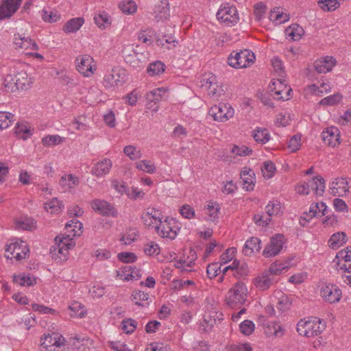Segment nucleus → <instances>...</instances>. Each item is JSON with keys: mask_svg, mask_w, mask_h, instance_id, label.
Segmentation results:
<instances>
[{"mask_svg": "<svg viewBox=\"0 0 351 351\" xmlns=\"http://www.w3.org/2000/svg\"><path fill=\"white\" fill-rule=\"evenodd\" d=\"M247 293V287L243 282H238L230 289L226 298L228 306L234 308L242 305L246 300Z\"/></svg>", "mask_w": 351, "mask_h": 351, "instance_id": "f257e3e1", "label": "nucleus"}, {"mask_svg": "<svg viewBox=\"0 0 351 351\" xmlns=\"http://www.w3.org/2000/svg\"><path fill=\"white\" fill-rule=\"evenodd\" d=\"M254 60V53L248 49H244L230 53L228 58V64L232 67L241 69L249 66Z\"/></svg>", "mask_w": 351, "mask_h": 351, "instance_id": "f03ea898", "label": "nucleus"}, {"mask_svg": "<svg viewBox=\"0 0 351 351\" xmlns=\"http://www.w3.org/2000/svg\"><path fill=\"white\" fill-rule=\"evenodd\" d=\"M176 221L173 218L166 217V219L160 222L158 226L155 228L156 233L162 238H168L171 240L177 236V232L180 228L176 224Z\"/></svg>", "mask_w": 351, "mask_h": 351, "instance_id": "7ed1b4c3", "label": "nucleus"}, {"mask_svg": "<svg viewBox=\"0 0 351 351\" xmlns=\"http://www.w3.org/2000/svg\"><path fill=\"white\" fill-rule=\"evenodd\" d=\"M216 16L219 21L228 26L235 25L239 21L237 8L228 3L221 5L217 12Z\"/></svg>", "mask_w": 351, "mask_h": 351, "instance_id": "20e7f679", "label": "nucleus"}, {"mask_svg": "<svg viewBox=\"0 0 351 351\" xmlns=\"http://www.w3.org/2000/svg\"><path fill=\"white\" fill-rule=\"evenodd\" d=\"M215 121L225 122L234 116V110L227 104H219L210 108L208 112Z\"/></svg>", "mask_w": 351, "mask_h": 351, "instance_id": "39448f33", "label": "nucleus"}, {"mask_svg": "<svg viewBox=\"0 0 351 351\" xmlns=\"http://www.w3.org/2000/svg\"><path fill=\"white\" fill-rule=\"evenodd\" d=\"M320 295L325 301L332 304L340 300L341 291L335 285L325 283L320 289Z\"/></svg>", "mask_w": 351, "mask_h": 351, "instance_id": "423d86ee", "label": "nucleus"}, {"mask_svg": "<svg viewBox=\"0 0 351 351\" xmlns=\"http://www.w3.org/2000/svg\"><path fill=\"white\" fill-rule=\"evenodd\" d=\"M91 208L100 215L106 217H117V210L114 206L108 202L99 199H95L90 203Z\"/></svg>", "mask_w": 351, "mask_h": 351, "instance_id": "0eeeda50", "label": "nucleus"}, {"mask_svg": "<svg viewBox=\"0 0 351 351\" xmlns=\"http://www.w3.org/2000/svg\"><path fill=\"white\" fill-rule=\"evenodd\" d=\"M283 244V236L282 234H276L271 239L270 243L264 249L263 252V256L266 258L276 256L282 249Z\"/></svg>", "mask_w": 351, "mask_h": 351, "instance_id": "6e6552de", "label": "nucleus"}, {"mask_svg": "<svg viewBox=\"0 0 351 351\" xmlns=\"http://www.w3.org/2000/svg\"><path fill=\"white\" fill-rule=\"evenodd\" d=\"M23 0H3L0 5V20L10 18L19 8Z\"/></svg>", "mask_w": 351, "mask_h": 351, "instance_id": "1a4fd4ad", "label": "nucleus"}, {"mask_svg": "<svg viewBox=\"0 0 351 351\" xmlns=\"http://www.w3.org/2000/svg\"><path fill=\"white\" fill-rule=\"evenodd\" d=\"M77 70L84 76H89L93 73L92 63L93 59L89 55L80 56L76 58Z\"/></svg>", "mask_w": 351, "mask_h": 351, "instance_id": "9d476101", "label": "nucleus"}, {"mask_svg": "<svg viewBox=\"0 0 351 351\" xmlns=\"http://www.w3.org/2000/svg\"><path fill=\"white\" fill-rule=\"evenodd\" d=\"M321 136L324 143L328 146L334 147L339 144V131L336 127L326 128Z\"/></svg>", "mask_w": 351, "mask_h": 351, "instance_id": "9b49d317", "label": "nucleus"}, {"mask_svg": "<svg viewBox=\"0 0 351 351\" xmlns=\"http://www.w3.org/2000/svg\"><path fill=\"white\" fill-rule=\"evenodd\" d=\"M7 251H11L14 257L17 261H21L26 258V255L29 252V248L25 242L21 241L20 243H10L8 247Z\"/></svg>", "mask_w": 351, "mask_h": 351, "instance_id": "f8f14e48", "label": "nucleus"}, {"mask_svg": "<svg viewBox=\"0 0 351 351\" xmlns=\"http://www.w3.org/2000/svg\"><path fill=\"white\" fill-rule=\"evenodd\" d=\"M330 190L334 196H343L348 191V182L343 178H335L330 183Z\"/></svg>", "mask_w": 351, "mask_h": 351, "instance_id": "ddd939ff", "label": "nucleus"}, {"mask_svg": "<svg viewBox=\"0 0 351 351\" xmlns=\"http://www.w3.org/2000/svg\"><path fill=\"white\" fill-rule=\"evenodd\" d=\"M124 82V75L121 76L119 71L112 69L105 75L103 83L106 87L111 88L122 85Z\"/></svg>", "mask_w": 351, "mask_h": 351, "instance_id": "4468645a", "label": "nucleus"}, {"mask_svg": "<svg viewBox=\"0 0 351 351\" xmlns=\"http://www.w3.org/2000/svg\"><path fill=\"white\" fill-rule=\"evenodd\" d=\"M58 239H59L60 241L58 245V253L63 256V258L60 257V258L62 260H66L68 250L75 245V242L73 241V239L71 238L70 234H67L66 236L61 238L58 236L56 237L55 240L57 241Z\"/></svg>", "mask_w": 351, "mask_h": 351, "instance_id": "2eb2a0df", "label": "nucleus"}, {"mask_svg": "<svg viewBox=\"0 0 351 351\" xmlns=\"http://www.w3.org/2000/svg\"><path fill=\"white\" fill-rule=\"evenodd\" d=\"M274 276L269 274L267 271H265L260 276L254 279V285L259 289L264 291L267 289L276 282Z\"/></svg>", "mask_w": 351, "mask_h": 351, "instance_id": "dca6fc26", "label": "nucleus"}, {"mask_svg": "<svg viewBox=\"0 0 351 351\" xmlns=\"http://www.w3.org/2000/svg\"><path fill=\"white\" fill-rule=\"evenodd\" d=\"M335 62L336 61L332 57L326 56L324 58L316 60L314 62V68L318 73H325L332 70Z\"/></svg>", "mask_w": 351, "mask_h": 351, "instance_id": "f3484780", "label": "nucleus"}, {"mask_svg": "<svg viewBox=\"0 0 351 351\" xmlns=\"http://www.w3.org/2000/svg\"><path fill=\"white\" fill-rule=\"evenodd\" d=\"M112 165L110 159L105 158L95 165L91 170V173L97 177H103L109 173Z\"/></svg>", "mask_w": 351, "mask_h": 351, "instance_id": "a211bd4d", "label": "nucleus"}, {"mask_svg": "<svg viewBox=\"0 0 351 351\" xmlns=\"http://www.w3.org/2000/svg\"><path fill=\"white\" fill-rule=\"evenodd\" d=\"M255 173L253 170L245 167L241 172V178L243 181V188L247 191H252L254 189L255 185Z\"/></svg>", "mask_w": 351, "mask_h": 351, "instance_id": "6ab92c4d", "label": "nucleus"}, {"mask_svg": "<svg viewBox=\"0 0 351 351\" xmlns=\"http://www.w3.org/2000/svg\"><path fill=\"white\" fill-rule=\"evenodd\" d=\"M261 248V240L253 237L246 241L243 252L245 256H251L254 252H259Z\"/></svg>", "mask_w": 351, "mask_h": 351, "instance_id": "aec40b11", "label": "nucleus"}, {"mask_svg": "<svg viewBox=\"0 0 351 351\" xmlns=\"http://www.w3.org/2000/svg\"><path fill=\"white\" fill-rule=\"evenodd\" d=\"M15 88L16 90L26 88L31 83V78L28 77L27 73L25 71H20L15 73Z\"/></svg>", "mask_w": 351, "mask_h": 351, "instance_id": "412c9836", "label": "nucleus"}, {"mask_svg": "<svg viewBox=\"0 0 351 351\" xmlns=\"http://www.w3.org/2000/svg\"><path fill=\"white\" fill-rule=\"evenodd\" d=\"M310 188L315 193V195L322 196L325 190V180L320 176H317L313 177L309 182Z\"/></svg>", "mask_w": 351, "mask_h": 351, "instance_id": "4be33fe9", "label": "nucleus"}, {"mask_svg": "<svg viewBox=\"0 0 351 351\" xmlns=\"http://www.w3.org/2000/svg\"><path fill=\"white\" fill-rule=\"evenodd\" d=\"M347 241L346 234L343 232L334 233L328 240V245L332 249H336L345 244Z\"/></svg>", "mask_w": 351, "mask_h": 351, "instance_id": "5701e85b", "label": "nucleus"}, {"mask_svg": "<svg viewBox=\"0 0 351 351\" xmlns=\"http://www.w3.org/2000/svg\"><path fill=\"white\" fill-rule=\"evenodd\" d=\"M306 329L309 332L308 333V337L316 336L319 335L325 329V325L322 324L319 319L316 321H307Z\"/></svg>", "mask_w": 351, "mask_h": 351, "instance_id": "b1692460", "label": "nucleus"}, {"mask_svg": "<svg viewBox=\"0 0 351 351\" xmlns=\"http://www.w3.org/2000/svg\"><path fill=\"white\" fill-rule=\"evenodd\" d=\"M84 20L82 17L73 18L68 21L63 27L66 33L76 32L84 24Z\"/></svg>", "mask_w": 351, "mask_h": 351, "instance_id": "393cba45", "label": "nucleus"}, {"mask_svg": "<svg viewBox=\"0 0 351 351\" xmlns=\"http://www.w3.org/2000/svg\"><path fill=\"white\" fill-rule=\"evenodd\" d=\"M285 34L292 40H298L302 38L304 31L302 27L298 24H293L286 28Z\"/></svg>", "mask_w": 351, "mask_h": 351, "instance_id": "a878e982", "label": "nucleus"}, {"mask_svg": "<svg viewBox=\"0 0 351 351\" xmlns=\"http://www.w3.org/2000/svg\"><path fill=\"white\" fill-rule=\"evenodd\" d=\"M117 276L125 280H130V279L138 278V274L132 266L125 265L122 267L119 270L117 271Z\"/></svg>", "mask_w": 351, "mask_h": 351, "instance_id": "bb28decb", "label": "nucleus"}, {"mask_svg": "<svg viewBox=\"0 0 351 351\" xmlns=\"http://www.w3.org/2000/svg\"><path fill=\"white\" fill-rule=\"evenodd\" d=\"M269 19L276 24H281L289 19V16L280 12L279 8H274L270 11Z\"/></svg>", "mask_w": 351, "mask_h": 351, "instance_id": "cd10ccee", "label": "nucleus"}, {"mask_svg": "<svg viewBox=\"0 0 351 351\" xmlns=\"http://www.w3.org/2000/svg\"><path fill=\"white\" fill-rule=\"evenodd\" d=\"M165 65L160 61L150 63L147 69V73L151 75H158L165 72Z\"/></svg>", "mask_w": 351, "mask_h": 351, "instance_id": "c85d7f7f", "label": "nucleus"}, {"mask_svg": "<svg viewBox=\"0 0 351 351\" xmlns=\"http://www.w3.org/2000/svg\"><path fill=\"white\" fill-rule=\"evenodd\" d=\"M253 138L256 142L265 144L269 140V133L267 129L257 128L254 131Z\"/></svg>", "mask_w": 351, "mask_h": 351, "instance_id": "c756f323", "label": "nucleus"}, {"mask_svg": "<svg viewBox=\"0 0 351 351\" xmlns=\"http://www.w3.org/2000/svg\"><path fill=\"white\" fill-rule=\"evenodd\" d=\"M14 43L16 48L27 49L31 47L33 40L28 37H21L19 34H17L14 36Z\"/></svg>", "mask_w": 351, "mask_h": 351, "instance_id": "7c9ffc66", "label": "nucleus"}, {"mask_svg": "<svg viewBox=\"0 0 351 351\" xmlns=\"http://www.w3.org/2000/svg\"><path fill=\"white\" fill-rule=\"evenodd\" d=\"M69 228H72V234L71 237L80 236L82 233V229L83 228V224L80 222L77 219H72L66 224V229L69 232Z\"/></svg>", "mask_w": 351, "mask_h": 351, "instance_id": "2f4dec72", "label": "nucleus"}, {"mask_svg": "<svg viewBox=\"0 0 351 351\" xmlns=\"http://www.w3.org/2000/svg\"><path fill=\"white\" fill-rule=\"evenodd\" d=\"M64 138L60 136L59 135H47L42 138V143L45 146H52L60 144L63 142Z\"/></svg>", "mask_w": 351, "mask_h": 351, "instance_id": "473e14b6", "label": "nucleus"}, {"mask_svg": "<svg viewBox=\"0 0 351 351\" xmlns=\"http://www.w3.org/2000/svg\"><path fill=\"white\" fill-rule=\"evenodd\" d=\"M319 7L327 11H333L340 5L339 0H318Z\"/></svg>", "mask_w": 351, "mask_h": 351, "instance_id": "72a5a7b5", "label": "nucleus"}, {"mask_svg": "<svg viewBox=\"0 0 351 351\" xmlns=\"http://www.w3.org/2000/svg\"><path fill=\"white\" fill-rule=\"evenodd\" d=\"M64 205L57 198H53L50 202L45 203V209L51 210V213H58L62 210Z\"/></svg>", "mask_w": 351, "mask_h": 351, "instance_id": "f704fd0d", "label": "nucleus"}, {"mask_svg": "<svg viewBox=\"0 0 351 351\" xmlns=\"http://www.w3.org/2000/svg\"><path fill=\"white\" fill-rule=\"evenodd\" d=\"M13 281L15 282H18L21 286H32L36 282V280L34 277L28 276H22L20 275H14L13 276Z\"/></svg>", "mask_w": 351, "mask_h": 351, "instance_id": "c9c22d12", "label": "nucleus"}, {"mask_svg": "<svg viewBox=\"0 0 351 351\" xmlns=\"http://www.w3.org/2000/svg\"><path fill=\"white\" fill-rule=\"evenodd\" d=\"M16 226L18 228L31 230L36 228V221L32 218H25L24 219L17 221Z\"/></svg>", "mask_w": 351, "mask_h": 351, "instance_id": "e433bc0d", "label": "nucleus"}, {"mask_svg": "<svg viewBox=\"0 0 351 351\" xmlns=\"http://www.w3.org/2000/svg\"><path fill=\"white\" fill-rule=\"evenodd\" d=\"M165 93L163 88H156L147 94V99L152 102L157 103L162 99V94Z\"/></svg>", "mask_w": 351, "mask_h": 351, "instance_id": "4c0bfd02", "label": "nucleus"}, {"mask_svg": "<svg viewBox=\"0 0 351 351\" xmlns=\"http://www.w3.org/2000/svg\"><path fill=\"white\" fill-rule=\"evenodd\" d=\"M60 184L64 186L67 185L69 189L73 188L74 186L77 185L79 180L77 177L73 176L71 174L65 175L60 179Z\"/></svg>", "mask_w": 351, "mask_h": 351, "instance_id": "58836bf2", "label": "nucleus"}, {"mask_svg": "<svg viewBox=\"0 0 351 351\" xmlns=\"http://www.w3.org/2000/svg\"><path fill=\"white\" fill-rule=\"evenodd\" d=\"M138 56V53L133 51V53L125 56V60L133 67H140L141 66L142 60Z\"/></svg>", "mask_w": 351, "mask_h": 351, "instance_id": "ea45409f", "label": "nucleus"}, {"mask_svg": "<svg viewBox=\"0 0 351 351\" xmlns=\"http://www.w3.org/2000/svg\"><path fill=\"white\" fill-rule=\"evenodd\" d=\"M136 168L148 173H154L156 169L154 164L149 160H142L136 165Z\"/></svg>", "mask_w": 351, "mask_h": 351, "instance_id": "a19ab883", "label": "nucleus"}, {"mask_svg": "<svg viewBox=\"0 0 351 351\" xmlns=\"http://www.w3.org/2000/svg\"><path fill=\"white\" fill-rule=\"evenodd\" d=\"M132 296L135 304L139 306H144L141 302L147 301L149 298V295L141 291H134Z\"/></svg>", "mask_w": 351, "mask_h": 351, "instance_id": "79ce46f5", "label": "nucleus"}, {"mask_svg": "<svg viewBox=\"0 0 351 351\" xmlns=\"http://www.w3.org/2000/svg\"><path fill=\"white\" fill-rule=\"evenodd\" d=\"M154 35H156V34L152 29H147L145 31L141 30L138 34V39L142 41L143 43H146L150 45L153 42L150 38H148L147 36L149 37H152Z\"/></svg>", "mask_w": 351, "mask_h": 351, "instance_id": "37998d69", "label": "nucleus"}, {"mask_svg": "<svg viewBox=\"0 0 351 351\" xmlns=\"http://www.w3.org/2000/svg\"><path fill=\"white\" fill-rule=\"evenodd\" d=\"M137 322L133 319H127L122 321V329L127 334L132 333L136 328Z\"/></svg>", "mask_w": 351, "mask_h": 351, "instance_id": "c03bdc74", "label": "nucleus"}, {"mask_svg": "<svg viewBox=\"0 0 351 351\" xmlns=\"http://www.w3.org/2000/svg\"><path fill=\"white\" fill-rule=\"evenodd\" d=\"M341 95H340L339 94H335L322 99L319 101V104L324 106H333L339 103L341 100Z\"/></svg>", "mask_w": 351, "mask_h": 351, "instance_id": "a18cd8bd", "label": "nucleus"}, {"mask_svg": "<svg viewBox=\"0 0 351 351\" xmlns=\"http://www.w3.org/2000/svg\"><path fill=\"white\" fill-rule=\"evenodd\" d=\"M280 203L278 201L270 202L265 207L267 217L271 218L272 215H276L280 209Z\"/></svg>", "mask_w": 351, "mask_h": 351, "instance_id": "49530a36", "label": "nucleus"}, {"mask_svg": "<svg viewBox=\"0 0 351 351\" xmlns=\"http://www.w3.org/2000/svg\"><path fill=\"white\" fill-rule=\"evenodd\" d=\"M254 324L248 319L244 320L241 324H240V330L241 332L243 333L245 335H250L252 333V332L254 330Z\"/></svg>", "mask_w": 351, "mask_h": 351, "instance_id": "de8ad7c7", "label": "nucleus"}, {"mask_svg": "<svg viewBox=\"0 0 351 351\" xmlns=\"http://www.w3.org/2000/svg\"><path fill=\"white\" fill-rule=\"evenodd\" d=\"M55 333L56 332H52L51 333L45 334L44 337L41 338V346L45 348L54 346L55 343L57 342Z\"/></svg>", "mask_w": 351, "mask_h": 351, "instance_id": "09e8293b", "label": "nucleus"}, {"mask_svg": "<svg viewBox=\"0 0 351 351\" xmlns=\"http://www.w3.org/2000/svg\"><path fill=\"white\" fill-rule=\"evenodd\" d=\"M42 17L46 22L54 23L60 19V15H58L56 11H48L43 10L42 11Z\"/></svg>", "mask_w": 351, "mask_h": 351, "instance_id": "8fccbe9b", "label": "nucleus"}, {"mask_svg": "<svg viewBox=\"0 0 351 351\" xmlns=\"http://www.w3.org/2000/svg\"><path fill=\"white\" fill-rule=\"evenodd\" d=\"M118 259L123 263H134L137 259V256L133 252H123L117 255Z\"/></svg>", "mask_w": 351, "mask_h": 351, "instance_id": "3c124183", "label": "nucleus"}, {"mask_svg": "<svg viewBox=\"0 0 351 351\" xmlns=\"http://www.w3.org/2000/svg\"><path fill=\"white\" fill-rule=\"evenodd\" d=\"M261 169L264 177L270 178L273 176L274 172L276 171V166L272 162L266 161L264 162L263 167Z\"/></svg>", "mask_w": 351, "mask_h": 351, "instance_id": "603ef678", "label": "nucleus"}, {"mask_svg": "<svg viewBox=\"0 0 351 351\" xmlns=\"http://www.w3.org/2000/svg\"><path fill=\"white\" fill-rule=\"evenodd\" d=\"M219 271H221V266L217 263H210L207 267L206 273L210 279L215 278L219 274Z\"/></svg>", "mask_w": 351, "mask_h": 351, "instance_id": "864d4df0", "label": "nucleus"}, {"mask_svg": "<svg viewBox=\"0 0 351 351\" xmlns=\"http://www.w3.org/2000/svg\"><path fill=\"white\" fill-rule=\"evenodd\" d=\"M254 8L256 19L258 21L261 20L265 16L267 10V6L263 2H259L256 3Z\"/></svg>", "mask_w": 351, "mask_h": 351, "instance_id": "5fc2aeb1", "label": "nucleus"}, {"mask_svg": "<svg viewBox=\"0 0 351 351\" xmlns=\"http://www.w3.org/2000/svg\"><path fill=\"white\" fill-rule=\"evenodd\" d=\"M123 152L132 160L139 158L141 156L140 152L137 151L133 145L125 146L123 149Z\"/></svg>", "mask_w": 351, "mask_h": 351, "instance_id": "6e6d98bb", "label": "nucleus"}, {"mask_svg": "<svg viewBox=\"0 0 351 351\" xmlns=\"http://www.w3.org/2000/svg\"><path fill=\"white\" fill-rule=\"evenodd\" d=\"M119 8L125 14H132L136 10V6L133 1L123 2L119 5Z\"/></svg>", "mask_w": 351, "mask_h": 351, "instance_id": "4d7b16f0", "label": "nucleus"}, {"mask_svg": "<svg viewBox=\"0 0 351 351\" xmlns=\"http://www.w3.org/2000/svg\"><path fill=\"white\" fill-rule=\"evenodd\" d=\"M220 210L219 205L216 202H210L208 205V210L209 212V217L210 221H214L218 217V213Z\"/></svg>", "mask_w": 351, "mask_h": 351, "instance_id": "13d9d810", "label": "nucleus"}, {"mask_svg": "<svg viewBox=\"0 0 351 351\" xmlns=\"http://www.w3.org/2000/svg\"><path fill=\"white\" fill-rule=\"evenodd\" d=\"M232 152L238 156H250L252 153V149L246 146L239 147L234 145L232 149Z\"/></svg>", "mask_w": 351, "mask_h": 351, "instance_id": "bf43d9fd", "label": "nucleus"}, {"mask_svg": "<svg viewBox=\"0 0 351 351\" xmlns=\"http://www.w3.org/2000/svg\"><path fill=\"white\" fill-rule=\"evenodd\" d=\"M286 267H287L284 264L277 263L276 262L270 265L267 271L275 277L276 276L280 274L282 270Z\"/></svg>", "mask_w": 351, "mask_h": 351, "instance_id": "052dcab7", "label": "nucleus"}, {"mask_svg": "<svg viewBox=\"0 0 351 351\" xmlns=\"http://www.w3.org/2000/svg\"><path fill=\"white\" fill-rule=\"evenodd\" d=\"M180 213L182 217L186 219H191L195 216L194 209L189 204L183 205L180 209Z\"/></svg>", "mask_w": 351, "mask_h": 351, "instance_id": "680f3d73", "label": "nucleus"}, {"mask_svg": "<svg viewBox=\"0 0 351 351\" xmlns=\"http://www.w3.org/2000/svg\"><path fill=\"white\" fill-rule=\"evenodd\" d=\"M301 135H294L289 142V148L291 149V152H296L300 147Z\"/></svg>", "mask_w": 351, "mask_h": 351, "instance_id": "e2e57ef3", "label": "nucleus"}, {"mask_svg": "<svg viewBox=\"0 0 351 351\" xmlns=\"http://www.w3.org/2000/svg\"><path fill=\"white\" fill-rule=\"evenodd\" d=\"M236 252L237 248L235 247H230L226 250V252L221 255V260L223 263H226L228 261L232 260Z\"/></svg>", "mask_w": 351, "mask_h": 351, "instance_id": "0e129e2a", "label": "nucleus"}, {"mask_svg": "<svg viewBox=\"0 0 351 351\" xmlns=\"http://www.w3.org/2000/svg\"><path fill=\"white\" fill-rule=\"evenodd\" d=\"M13 117V114L5 112L4 114V118L0 119V130L8 128L10 125Z\"/></svg>", "mask_w": 351, "mask_h": 351, "instance_id": "69168bd1", "label": "nucleus"}, {"mask_svg": "<svg viewBox=\"0 0 351 351\" xmlns=\"http://www.w3.org/2000/svg\"><path fill=\"white\" fill-rule=\"evenodd\" d=\"M136 232L133 230H130L121 237V241L125 245H130L136 239Z\"/></svg>", "mask_w": 351, "mask_h": 351, "instance_id": "338daca9", "label": "nucleus"}, {"mask_svg": "<svg viewBox=\"0 0 351 351\" xmlns=\"http://www.w3.org/2000/svg\"><path fill=\"white\" fill-rule=\"evenodd\" d=\"M144 252L147 255H154L159 254V248L158 245L154 242L147 243L144 248Z\"/></svg>", "mask_w": 351, "mask_h": 351, "instance_id": "774afa93", "label": "nucleus"}]
</instances>
